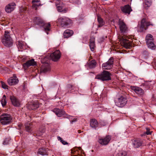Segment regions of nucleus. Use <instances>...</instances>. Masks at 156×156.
I'll return each instance as SVG.
<instances>
[{"mask_svg":"<svg viewBox=\"0 0 156 156\" xmlns=\"http://www.w3.org/2000/svg\"><path fill=\"white\" fill-rule=\"evenodd\" d=\"M2 42L3 44L6 47H10L12 45V40L10 36V33L8 31H5L4 35L2 38Z\"/></svg>","mask_w":156,"mask_h":156,"instance_id":"nucleus-1","label":"nucleus"},{"mask_svg":"<svg viewBox=\"0 0 156 156\" xmlns=\"http://www.w3.org/2000/svg\"><path fill=\"white\" fill-rule=\"evenodd\" d=\"M57 22L62 27L66 28L72 23V21L67 17L62 16L58 18Z\"/></svg>","mask_w":156,"mask_h":156,"instance_id":"nucleus-2","label":"nucleus"},{"mask_svg":"<svg viewBox=\"0 0 156 156\" xmlns=\"http://www.w3.org/2000/svg\"><path fill=\"white\" fill-rule=\"evenodd\" d=\"M111 74L108 71L104 70L96 76L95 79L100 80L102 81H108L111 80Z\"/></svg>","mask_w":156,"mask_h":156,"instance_id":"nucleus-3","label":"nucleus"},{"mask_svg":"<svg viewBox=\"0 0 156 156\" xmlns=\"http://www.w3.org/2000/svg\"><path fill=\"white\" fill-rule=\"evenodd\" d=\"M118 37L122 45L124 47L126 48H130L131 47V41L127 39L126 36L119 35Z\"/></svg>","mask_w":156,"mask_h":156,"instance_id":"nucleus-4","label":"nucleus"},{"mask_svg":"<svg viewBox=\"0 0 156 156\" xmlns=\"http://www.w3.org/2000/svg\"><path fill=\"white\" fill-rule=\"evenodd\" d=\"M12 117L10 115L4 113L1 116L0 121L3 125H8L12 122Z\"/></svg>","mask_w":156,"mask_h":156,"instance_id":"nucleus-5","label":"nucleus"},{"mask_svg":"<svg viewBox=\"0 0 156 156\" xmlns=\"http://www.w3.org/2000/svg\"><path fill=\"white\" fill-rule=\"evenodd\" d=\"M150 25L153 26V24L149 22L146 21L145 18H143L141 20V24L139 27L140 32H142L146 30L147 27Z\"/></svg>","mask_w":156,"mask_h":156,"instance_id":"nucleus-6","label":"nucleus"},{"mask_svg":"<svg viewBox=\"0 0 156 156\" xmlns=\"http://www.w3.org/2000/svg\"><path fill=\"white\" fill-rule=\"evenodd\" d=\"M112 137L110 135H106L105 137L99 138L98 142L102 146H105L108 145L111 140Z\"/></svg>","mask_w":156,"mask_h":156,"instance_id":"nucleus-7","label":"nucleus"},{"mask_svg":"<svg viewBox=\"0 0 156 156\" xmlns=\"http://www.w3.org/2000/svg\"><path fill=\"white\" fill-rule=\"evenodd\" d=\"M127 100L126 97L121 96L115 100V104L118 107L120 108L123 107L126 104Z\"/></svg>","mask_w":156,"mask_h":156,"instance_id":"nucleus-8","label":"nucleus"},{"mask_svg":"<svg viewBox=\"0 0 156 156\" xmlns=\"http://www.w3.org/2000/svg\"><path fill=\"white\" fill-rule=\"evenodd\" d=\"M56 6L58 11L62 13H66L67 9L64 7V4L61 1H58L56 2Z\"/></svg>","mask_w":156,"mask_h":156,"instance_id":"nucleus-9","label":"nucleus"},{"mask_svg":"<svg viewBox=\"0 0 156 156\" xmlns=\"http://www.w3.org/2000/svg\"><path fill=\"white\" fill-rule=\"evenodd\" d=\"M53 112H55V114L58 117H61L62 115L63 116L64 118H66L68 119H70L71 117L70 115H68L65 113L63 110L60 109L58 108H55L53 110Z\"/></svg>","mask_w":156,"mask_h":156,"instance_id":"nucleus-10","label":"nucleus"},{"mask_svg":"<svg viewBox=\"0 0 156 156\" xmlns=\"http://www.w3.org/2000/svg\"><path fill=\"white\" fill-rule=\"evenodd\" d=\"M113 58L112 57H111L108 62L102 64V67L105 69H110L113 66Z\"/></svg>","mask_w":156,"mask_h":156,"instance_id":"nucleus-11","label":"nucleus"},{"mask_svg":"<svg viewBox=\"0 0 156 156\" xmlns=\"http://www.w3.org/2000/svg\"><path fill=\"white\" fill-rule=\"evenodd\" d=\"M132 144L134 148H138L142 146L143 143L142 139L140 138H134L131 140Z\"/></svg>","mask_w":156,"mask_h":156,"instance_id":"nucleus-12","label":"nucleus"},{"mask_svg":"<svg viewBox=\"0 0 156 156\" xmlns=\"http://www.w3.org/2000/svg\"><path fill=\"white\" fill-rule=\"evenodd\" d=\"M146 43L148 47L150 48H153L154 47V44L153 42V36L151 34H148L146 37Z\"/></svg>","mask_w":156,"mask_h":156,"instance_id":"nucleus-13","label":"nucleus"},{"mask_svg":"<svg viewBox=\"0 0 156 156\" xmlns=\"http://www.w3.org/2000/svg\"><path fill=\"white\" fill-rule=\"evenodd\" d=\"M61 54L59 50H57L51 54L50 57L51 59L54 61H57L60 58Z\"/></svg>","mask_w":156,"mask_h":156,"instance_id":"nucleus-14","label":"nucleus"},{"mask_svg":"<svg viewBox=\"0 0 156 156\" xmlns=\"http://www.w3.org/2000/svg\"><path fill=\"white\" fill-rule=\"evenodd\" d=\"M119 25L121 33L124 34L128 31V27L123 21L119 20Z\"/></svg>","mask_w":156,"mask_h":156,"instance_id":"nucleus-15","label":"nucleus"},{"mask_svg":"<svg viewBox=\"0 0 156 156\" xmlns=\"http://www.w3.org/2000/svg\"><path fill=\"white\" fill-rule=\"evenodd\" d=\"M130 87L132 90H133L135 93L139 95L142 96L144 94V90L140 87L131 86Z\"/></svg>","mask_w":156,"mask_h":156,"instance_id":"nucleus-16","label":"nucleus"},{"mask_svg":"<svg viewBox=\"0 0 156 156\" xmlns=\"http://www.w3.org/2000/svg\"><path fill=\"white\" fill-rule=\"evenodd\" d=\"M13 76V77H11L8 80V83L10 86L16 84L18 83L19 80L16 75L14 74Z\"/></svg>","mask_w":156,"mask_h":156,"instance_id":"nucleus-17","label":"nucleus"},{"mask_svg":"<svg viewBox=\"0 0 156 156\" xmlns=\"http://www.w3.org/2000/svg\"><path fill=\"white\" fill-rule=\"evenodd\" d=\"M122 11L125 14H130V12L132 11L131 7L129 5H125L120 7Z\"/></svg>","mask_w":156,"mask_h":156,"instance_id":"nucleus-18","label":"nucleus"},{"mask_svg":"<svg viewBox=\"0 0 156 156\" xmlns=\"http://www.w3.org/2000/svg\"><path fill=\"white\" fill-rule=\"evenodd\" d=\"M83 150L81 147H75L71 150V153L73 154V156H80V153H82Z\"/></svg>","mask_w":156,"mask_h":156,"instance_id":"nucleus-19","label":"nucleus"},{"mask_svg":"<svg viewBox=\"0 0 156 156\" xmlns=\"http://www.w3.org/2000/svg\"><path fill=\"white\" fill-rule=\"evenodd\" d=\"M10 99L11 101L12 104L15 107H19L20 104L19 101L13 95L10 96Z\"/></svg>","mask_w":156,"mask_h":156,"instance_id":"nucleus-20","label":"nucleus"},{"mask_svg":"<svg viewBox=\"0 0 156 156\" xmlns=\"http://www.w3.org/2000/svg\"><path fill=\"white\" fill-rule=\"evenodd\" d=\"M39 106V103L37 101H36L29 104L28 106V108L30 110H34L38 108Z\"/></svg>","mask_w":156,"mask_h":156,"instance_id":"nucleus-21","label":"nucleus"},{"mask_svg":"<svg viewBox=\"0 0 156 156\" xmlns=\"http://www.w3.org/2000/svg\"><path fill=\"white\" fill-rule=\"evenodd\" d=\"M36 63L34 61L33 59L27 61L26 63L23 64V66L24 69H27L30 66H34L36 65Z\"/></svg>","mask_w":156,"mask_h":156,"instance_id":"nucleus-22","label":"nucleus"},{"mask_svg":"<svg viewBox=\"0 0 156 156\" xmlns=\"http://www.w3.org/2000/svg\"><path fill=\"white\" fill-rule=\"evenodd\" d=\"M15 5V4L14 3H11L9 4L5 7V11L7 13H10L14 10Z\"/></svg>","mask_w":156,"mask_h":156,"instance_id":"nucleus-23","label":"nucleus"},{"mask_svg":"<svg viewBox=\"0 0 156 156\" xmlns=\"http://www.w3.org/2000/svg\"><path fill=\"white\" fill-rule=\"evenodd\" d=\"M33 22L34 23L37 25L40 26H42L44 24V21L40 17H35L33 19Z\"/></svg>","mask_w":156,"mask_h":156,"instance_id":"nucleus-24","label":"nucleus"},{"mask_svg":"<svg viewBox=\"0 0 156 156\" xmlns=\"http://www.w3.org/2000/svg\"><path fill=\"white\" fill-rule=\"evenodd\" d=\"M50 70V66L48 64H44L41 68L40 72L41 73H45Z\"/></svg>","mask_w":156,"mask_h":156,"instance_id":"nucleus-25","label":"nucleus"},{"mask_svg":"<svg viewBox=\"0 0 156 156\" xmlns=\"http://www.w3.org/2000/svg\"><path fill=\"white\" fill-rule=\"evenodd\" d=\"M73 34V31L70 30H66L63 34V37L64 38H68L71 36Z\"/></svg>","mask_w":156,"mask_h":156,"instance_id":"nucleus-26","label":"nucleus"},{"mask_svg":"<svg viewBox=\"0 0 156 156\" xmlns=\"http://www.w3.org/2000/svg\"><path fill=\"white\" fill-rule=\"evenodd\" d=\"M25 129L27 132L31 133L32 131L33 125L32 123L27 122L25 123Z\"/></svg>","mask_w":156,"mask_h":156,"instance_id":"nucleus-27","label":"nucleus"},{"mask_svg":"<svg viewBox=\"0 0 156 156\" xmlns=\"http://www.w3.org/2000/svg\"><path fill=\"white\" fill-rule=\"evenodd\" d=\"M90 126L92 128L96 129L98 125V122L97 120L95 119H91L90 120Z\"/></svg>","mask_w":156,"mask_h":156,"instance_id":"nucleus-28","label":"nucleus"},{"mask_svg":"<svg viewBox=\"0 0 156 156\" xmlns=\"http://www.w3.org/2000/svg\"><path fill=\"white\" fill-rule=\"evenodd\" d=\"M32 3L33 4V8L35 9L36 10H37V8L38 7L42 5L41 4L40 0H33Z\"/></svg>","mask_w":156,"mask_h":156,"instance_id":"nucleus-29","label":"nucleus"},{"mask_svg":"<svg viewBox=\"0 0 156 156\" xmlns=\"http://www.w3.org/2000/svg\"><path fill=\"white\" fill-rule=\"evenodd\" d=\"M16 43L19 51H20V49H24L25 48V43L24 42L22 41H18Z\"/></svg>","mask_w":156,"mask_h":156,"instance_id":"nucleus-30","label":"nucleus"},{"mask_svg":"<svg viewBox=\"0 0 156 156\" xmlns=\"http://www.w3.org/2000/svg\"><path fill=\"white\" fill-rule=\"evenodd\" d=\"M44 29V31L46 32L47 34H48V31H49L50 30L51 24L50 23H45L44 22V24L42 25Z\"/></svg>","mask_w":156,"mask_h":156,"instance_id":"nucleus-31","label":"nucleus"},{"mask_svg":"<svg viewBox=\"0 0 156 156\" xmlns=\"http://www.w3.org/2000/svg\"><path fill=\"white\" fill-rule=\"evenodd\" d=\"M89 46L91 50L93 51L94 50L95 46L94 40V38H91L90 39Z\"/></svg>","mask_w":156,"mask_h":156,"instance_id":"nucleus-32","label":"nucleus"},{"mask_svg":"<svg viewBox=\"0 0 156 156\" xmlns=\"http://www.w3.org/2000/svg\"><path fill=\"white\" fill-rule=\"evenodd\" d=\"M47 150L43 148H40L38 150V153L39 154L42 155H47Z\"/></svg>","mask_w":156,"mask_h":156,"instance_id":"nucleus-33","label":"nucleus"},{"mask_svg":"<svg viewBox=\"0 0 156 156\" xmlns=\"http://www.w3.org/2000/svg\"><path fill=\"white\" fill-rule=\"evenodd\" d=\"M144 8L146 9H148L151 5L152 2L151 0H145L144 2Z\"/></svg>","mask_w":156,"mask_h":156,"instance_id":"nucleus-34","label":"nucleus"},{"mask_svg":"<svg viewBox=\"0 0 156 156\" xmlns=\"http://www.w3.org/2000/svg\"><path fill=\"white\" fill-rule=\"evenodd\" d=\"M97 20L98 22L99 23V24L98 26V27H102L105 23L103 19L98 15Z\"/></svg>","mask_w":156,"mask_h":156,"instance_id":"nucleus-35","label":"nucleus"},{"mask_svg":"<svg viewBox=\"0 0 156 156\" xmlns=\"http://www.w3.org/2000/svg\"><path fill=\"white\" fill-rule=\"evenodd\" d=\"M96 62L95 60H93L90 62L88 65L90 68H95L96 66Z\"/></svg>","mask_w":156,"mask_h":156,"instance_id":"nucleus-36","label":"nucleus"},{"mask_svg":"<svg viewBox=\"0 0 156 156\" xmlns=\"http://www.w3.org/2000/svg\"><path fill=\"white\" fill-rule=\"evenodd\" d=\"M45 131V128L44 127H42L40 128L39 130L37 132L36 136H39L41 135L43 133H44Z\"/></svg>","mask_w":156,"mask_h":156,"instance_id":"nucleus-37","label":"nucleus"},{"mask_svg":"<svg viewBox=\"0 0 156 156\" xmlns=\"http://www.w3.org/2000/svg\"><path fill=\"white\" fill-rule=\"evenodd\" d=\"M1 103L3 107L6 105L7 101L6 100V96L5 95H3L2 99L1 100Z\"/></svg>","mask_w":156,"mask_h":156,"instance_id":"nucleus-38","label":"nucleus"},{"mask_svg":"<svg viewBox=\"0 0 156 156\" xmlns=\"http://www.w3.org/2000/svg\"><path fill=\"white\" fill-rule=\"evenodd\" d=\"M67 87L68 90L70 91V92L73 91L72 90H75V88H76V87L75 86L69 84H67Z\"/></svg>","mask_w":156,"mask_h":156,"instance_id":"nucleus-39","label":"nucleus"},{"mask_svg":"<svg viewBox=\"0 0 156 156\" xmlns=\"http://www.w3.org/2000/svg\"><path fill=\"white\" fill-rule=\"evenodd\" d=\"M146 131L144 133V134H143V135H148L151 134V132L150 131V129L148 127H146ZM142 136L143 135H142Z\"/></svg>","mask_w":156,"mask_h":156,"instance_id":"nucleus-40","label":"nucleus"},{"mask_svg":"<svg viewBox=\"0 0 156 156\" xmlns=\"http://www.w3.org/2000/svg\"><path fill=\"white\" fill-rule=\"evenodd\" d=\"M57 139L58 140H60L61 142L64 145H66L68 144V143L66 142L60 136H58Z\"/></svg>","mask_w":156,"mask_h":156,"instance_id":"nucleus-41","label":"nucleus"},{"mask_svg":"<svg viewBox=\"0 0 156 156\" xmlns=\"http://www.w3.org/2000/svg\"><path fill=\"white\" fill-rule=\"evenodd\" d=\"M10 140V139L9 138H5L3 142V144L4 145H7L8 144H9Z\"/></svg>","mask_w":156,"mask_h":156,"instance_id":"nucleus-42","label":"nucleus"},{"mask_svg":"<svg viewBox=\"0 0 156 156\" xmlns=\"http://www.w3.org/2000/svg\"><path fill=\"white\" fill-rule=\"evenodd\" d=\"M1 83L2 88L4 89H7L8 88V86L4 82L1 81Z\"/></svg>","mask_w":156,"mask_h":156,"instance_id":"nucleus-43","label":"nucleus"},{"mask_svg":"<svg viewBox=\"0 0 156 156\" xmlns=\"http://www.w3.org/2000/svg\"><path fill=\"white\" fill-rule=\"evenodd\" d=\"M18 129L20 130L21 127L23 126V124L21 123H19L18 125Z\"/></svg>","mask_w":156,"mask_h":156,"instance_id":"nucleus-44","label":"nucleus"},{"mask_svg":"<svg viewBox=\"0 0 156 156\" xmlns=\"http://www.w3.org/2000/svg\"><path fill=\"white\" fill-rule=\"evenodd\" d=\"M119 156H126L125 153L123 152H121L119 154Z\"/></svg>","mask_w":156,"mask_h":156,"instance_id":"nucleus-45","label":"nucleus"},{"mask_svg":"<svg viewBox=\"0 0 156 156\" xmlns=\"http://www.w3.org/2000/svg\"><path fill=\"white\" fill-rule=\"evenodd\" d=\"M23 11H22V12H25L26 11V9L22 7L20 8V10H23Z\"/></svg>","mask_w":156,"mask_h":156,"instance_id":"nucleus-46","label":"nucleus"},{"mask_svg":"<svg viewBox=\"0 0 156 156\" xmlns=\"http://www.w3.org/2000/svg\"><path fill=\"white\" fill-rule=\"evenodd\" d=\"M76 119H73V120L70 121V122L71 123H72L73 122H76Z\"/></svg>","mask_w":156,"mask_h":156,"instance_id":"nucleus-47","label":"nucleus"},{"mask_svg":"<svg viewBox=\"0 0 156 156\" xmlns=\"http://www.w3.org/2000/svg\"><path fill=\"white\" fill-rule=\"evenodd\" d=\"M78 133H81V131L80 130H78Z\"/></svg>","mask_w":156,"mask_h":156,"instance_id":"nucleus-48","label":"nucleus"},{"mask_svg":"<svg viewBox=\"0 0 156 156\" xmlns=\"http://www.w3.org/2000/svg\"><path fill=\"white\" fill-rule=\"evenodd\" d=\"M126 0H122V1H124V2H125V1H126Z\"/></svg>","mask_w":156,"mask_h":156,"instance_id":"nucleus-49","label":"nucleus"}]
</instances>
